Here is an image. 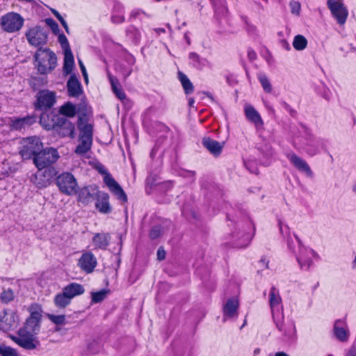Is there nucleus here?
<instances>
[{
  "label": "nucleus",
  "instance_id": "1",
  "mask_svg": "<svg viewBox=\"0 0 356 356\" xmlns=\"http://www.w3.org/2000/svg\"><path fill=\"white\" fill-rule=\"evenodd\" d=\"M30 316L27 318L24 326L18 331V337L15 341L19 346L33 350L36 348V337L40 329L42 309L38 304H32L29 309Z\"/></svg>",
  "mask_w": 356,
  "mask_h": 356
},
{
  "label": "nucleus",
  "instance_id": "2",
  "mask_svg": "<svg viewBox=\"0 0 356 356\" xmlns=\"http://www.w3.org/2000/svg\"><path fill=\"white\" fill-rule=\"evenodd\" d=\"M269 304L271 309L272 316L277 328L282 332L284 341L292 343L296 337V330L293 322L284 323V315L281 312L282 298L279 290L272 286L269 293Z\"/></svg>",
  "mask_w": 356,
  "mask_h": 356
},
{
  "label": "nucleus",
  "instance_id": "3",
  "mask_svg": "<svg viewBox=\"0 0 356 356\" xmlns=\"http://www.w3.org/2000/svg\"><path fill=\"white\" fill-rule=\"evenodd\" d=\"M280 234L286 239L289 249L292 252H296V244L298 246V252L296 254V259L299 264L300 268L302 270H308L310 268V258L309 257L310 251L302 245L300 239L293 234L294 240L292 238L289 226L284 223L281 220H278Z\"/></svg>",
  "mask_w": 356,
  "mask_h": 356
},
{
  "label": "nucleus",
  "instance_id": "4",
  "mask_svg": "<svg viewBox=\"0 0 356 356\" xmlns=\"http://www.w3.org/2000/svg\"><path fill=\"white\" fill-rule=\"evenodd\" d=\"M34 58L35 66L42 74L51 72L56 66L57 57L56 54L47 47H40L36 51Z\"/></svg>",
  "mask_w": 356,
  "mask_h": 356
},
{
  "label": "nucleus",
  "instance_id": "5",
  "mask_svg": "<svg viewBox=\"0 0 356 356\" xmlns=\"http://www.w3.org/2000/svg\"><path fill=\"white\" fill-rule=\"evenodd\" d=\"M59 154L56 149L53 147L42 148V150L35 155L33 161L38 170L52 167V164L57 161Z\"/></svg>",
  "mask_w": 356,
  "mask_h": 356
},
{
  "label": "nucleus",
  "instance_id": "6",
  "mask_svg": "<svg viewBox=\"0 0 356 356\" xmlns=\"http://www.w3.org/2000/svg\"><path fill=\"white\" fill-rule=\"evenodd\" d=\"M24 19L15 12H9L0 18L1 29L7 33H13L19 31L24 26Z\"/></svg>",
  "mask_w": 356,
  "mask_h": 356
},
{
  "label": "nucleus",
  "instance_id": "7",
  "mask_svg": "<svg viewBox=\"0 0 356 356\" xmlns=\"http://www.w3.org/2000/svg\"><path fill=\"white\" fill-rule=\"evenodd\" d=\"M79 144L75 149V153L78 155H84L89 152L92 143V126L90 124H86L79 127Z\"/></svg>",
  "mask_w": 356,
  "mask_h": 356
},
{
  "label": "nucleus",
  "instance_id": "8",
  "mask_svg": "<svg viewBox=\"0 0 356 356\" xmlns=\"http://www.w3.org/2000/svg\"><path fill=\"white\" fill-rule=\"evenodd\" d=\"M59 191L65 195H72L77 193L78 184L76 178L70 172H63L56 179Z\"/></svg>",
  "mask_w": 356,
  "mask_h": 356
},
{
  "label": "nucleus",
  "instance_id": "9",
  "mask_svg": "<svg viewBox=\"0 0 356 356\" xmlns=\"http://www.w3.org/2000/svg\"><path fill=\"white\" fill-rule=\"evenodd\" d=\"M25 36L30 45L40 48L47 44L48 33L44 28L35 26L29 29Z\"/></svg>",
  "mask_w": 356,
  "mask_h": 356
},
{
  "label": "nucleus",
  "instance_id": "10",
  "mask_svg": "<svg viewBox=\"0 0 356 356\" xmlns=\"http://www.w3.org/2000/svg\"><path fill=\"white\" fill-rule=\"evenodd\" d=\"M43 144L37 136H31L24 139L22 148L19 152L20 155L24 159H33L40 150H42Z\"/></svg>",
  "mask_w": 356,
  "mask_h": 356
},
{
  "label": "nucleus",
  "instance_id": "11",
  "mask_svg": "<svg viewBox=\"0 0 356 356\" xmlns=\"http://www.w3.org/2000/svg\"><path fill=\"white\" fill-rule=\"evenodd\" d=\"M327 6L332 17L339 25H343L348 16V10L343 0H327Z\"/></svg>",
  "mask_w": 356,
  "mask_h": 356
},
{
  "label": "nucleus",
  "instance_id": "12",
  "mask_svg": "<svg viewBox=\"0 0 356 356\" xmlns=\"http://www.w3.org/2000/svg\"><path fill=\"white\" fill-rule=\"evenodd\" d=\"M56 173L57 172L54 167L38 170L31 177V181L38 188H46L50 185L52 179L56 176Z\"/></svg>",
  "mask_w": 356,
  "mask_h": 356
},
{
  "label": "nucleus",
  "instance_id": "13",
  "mask_svg": "<svg viewBox=\"0 0 356 356\" xmlns=\"http://www.w3.org/2000/svg\"><path fill=\"white\" fill-rule=\"evenodd\" d=\"M333 337L339 342L346 343L350 336V332L346 321V317L336 319L333 323Z\"/></svg>",
  "mask_w": 356,
  "mask_h": 356
},
{
  "label": "nucleus",
  "instance_id": "14",
  "mask_svg": "<svg viewBox=\"0 0 356 356\" xmlns=\"http://www.w3.org/2000/svg\"><path fill=\"white\" fill-rule=\"evenodd\" d=\"M55 103V93L48 90H43L37 94V101L35 106L37 110L47 111L51 109Z\"/></svg>",
  "mask_w": 356,
  "mask_h": 356
},
{
  "label": "nucleus",
  "instance_id": "15",
  "mask_svg": "<svg viewBox=\"0 0 356 356\" xmlns=\"http://www.w3.org/2000/svg\"><path fill=\"white\" fill-rule=\"evenodd\" d=\"M99 172L102 174H105L104 181L109 190L120 201L122 202H126L127 201V196L119 184L105 170H99Z\"/></svg>",
  "mask_w": 356,
  "mask_h": 356
},
{
  "label": "nucleus",
  "instance_id": "16",
  "mask_svg": "<svg viewBox=\"0 0 356 356\" xmlns=\"http://www.w3.org/2000/svg\"><path fill=\"white\" fill-rule=\"evenodd\" d=\"M97 265V261L95 256L89 251L83 252L77 263L79 268L88 274L92 273Z\"/></svg>",
  "mask_w": 356,
  "mask_h": 356
},
{
  "label": "nucleus",
  "instance_id": "17",
  "mask_svg": "<svg viewBox=\"0 0 356 356\" xmlns=\"http://www.w3.org/2000/svg\"><path fill=\"white\" fill-rule=\"evenodd\" d=\"M74 131V124L65 117H63L54 131L62 138L70 137L74 138L75 136Z\"/></svg>",
  "mask_w": 356,
  "mask_h": 356
},
{
  "label": "nucleus",
  "instance_id": "18",
  "mask_svg": "<svg viewBox=\"0 0 356 356\" xmlns=\"http://www.w3.org/2000/svg\"><path fill=\"white\" fill-rule=\"evenodd\" d=\"M238 307L239 302L237 298H229L223 306V321L237 318Z\"/></svg>",
  "mask_w": 356,
  "mask_h": 356
},
{
  "label": "nucleus",
  "instance_id": "19",
  "mask_svg": "<svg viewBox=\"0 0 356 356\" xmlns=\"http://www.w3.org/2000/svg\"><path fill=\"white\" fill-rule=\"evenodd\" d=\"M18 316L13 311H4L2 319L0 321V328L5 332L14 330L18 325Z\"/></svg>",
  "mask_w": 356,
  "mask_h": 356
},
{
  "label": "nucleus",
  "instance_id": "20",
  "mask_svg": "<svg viewBox=\"0 0 356 356\" xmlns=\"http://www.w3.org/2000/svg\"><path fill=\"white\" fill-rule=\"evenodd\" d=\"M63 116L56 114L53 112L43 113L40 118L41 125L47 130H54L60 122V120Z\"/></svg>",
  "mask_w": 356,
  "mask_h": 356
},
{
  "label": "nucleus",
  "instance_id": "21",
  "mask_svg": "<svg viewBox=\"0 0 356 356\" xmlns=\"http://www.w3.org/2000/svg\"><path fill=\"white\" fill-rule=\"evenodd\" d=\"M287 159L298 171L308 176L311 175L310 167L305 160L293 153L288 154Z\"/></svg>",
  "mask_w": 356,
  "mask_h": 356
},
{
  "label": "nucleus",
  "instance_id": "22",
  "mask_svg": "<svg viewBox=\"0 0 356 356\" xmlns=\"http://www.w3.org/2000/svg\"><path fill=\"white\" fill-rule=\"evenodd\" d=\"M188 64L192 67L202 70L205 67L210 65V62L204 57H202L196 52H190L188 54Z\"/></svg>",
  "mask_w": 356,
  "mask_h": 356
},
{
  "label": "nucleus",
  "instance_id": "23",
  "mask_svg": "<svg viewBox=\"0 0 356 356\" xmlns=\"http://www.w3.org/2000/svg\"><path fill=\"white\" fill-rule=\"evenodd\" d=\"M244 112L247 119L252 122L257 128L263 126L264 122L261 115L253 106L251 105H245Z\"/></svg>",
  "mask_w": 356,
  "mask_h": 356
},
{
  "label": "nucleus",
  "instance_id": "24",
  "mask_svg": "<svg viewBox=\"0 0 356 356\" xmlns=\"http://www.w3.org/2000/svg\"><path fill=\"white\" fill-rule=\"evenodd\" d=\"M107 76L111 83L112 90L115 96L122 102L127 100V95L121 88L118 79L113 76L109 71H107Z\"/></svg>",
  "mask_w": 356,
  "mask_h": 356
},
{
  "label": "nucleus",
  "instance_id": "25",
  "mask_svg": "<svg viewBox=\"0 0 356 356\" xmlns=\"http://www.w3.org/2000/svg\"><path fill=\"white\" fill-rule=\"evenodd\" d=\"M110 239L108 233H97L93 236L92 242L95 249L106 250L109 245Z\"/></svg>",
  "mask_w": 356,
  "mask_h": 356
},
{
  "label": "nucleus",
  "instance_id": "26",
  "mask_svg": "<svg viewBox=\"0 0 356 356\" xmlns=\"http://www.w3.org/2000/svg\"><path fill=\"white\" fill-rule=\"evenodd\" d=\"M62 291L72 300L76 296L83 294L85 289L83 285L79 283L72 282L66 285Z\"/></svg>",
  "mask_w": 356,
  "mask_h": 356
},
{
  "label": "nucleus",
  "instance_id": "27",
  "mask_svg": "<svg viewBox=\"0 0 356 356\" xmlns=\"http://www.w3.org/2000/svg\"><path fill=\"white\" fill-rule=\"evenodd\" d=\"M67 88L70 97H79L82 91L81 83L74 74L70 76L67 83Z\"/></svg>",
  "mask_w": 356,
  "mask_h": 356
},
{
  "label": "nucleus",
  "instance_id": "28",
  "mask_svg": "<svg viewBox=\"0 0 356 356\" xmlns=\"http://www.w3.org/2000/svg\"><path fill=\"white\" fill-rule=\"evenodd\" d=\"M35 122L33 117L27 116L22 118H15L12 120L10 127L13 129L22 131L30 127Z\"/></svg>",
  "mask_w": 356,
  "mask_h": 356
},
{
  "label": "nucleus",
  "instance_id": "29",
  "mask_svg": "<svg viewBox=\"0 0 356 356\" xmlns=\"http://www.w3.org/2000/svg\"><path fill=\"white\" fill-rule=\"evenodd\" d=\"M202 145L214 156L220 155L223 147V145L218 141L211 139L210 138H204Z\"/></svg>",
  "mask_w": 356,
  "mask_h": 356
},
{
  "label": "nucleus",
  "instance_id": "30",
  "mask_svg": "<svg viewBox=\"0 0 356 356\" xmlns=\"http://www.w3.org/2000/svg\"><path fill=\"white\" fill-rule=\"evenodd\" d=\"M97 192L96 188L92 186L84 187L79 191L77 190L79 200L84 204H88Z\"/></svg>",
  "mask_w": 356,
  "mask_h": 356
},
{
  "label": "nucleus",
  "instance_id": "31",
  "mask_svg": "<svg viewBox=\"0 0 356 356\" xmlns=\"http://www.w3.org/2000/svg\"><path fill=\"white\" fill-rule=\"evenodd\" d=\"M108 199V195L106 193H103L98 195L95 207L100 213L106 214L109 213L111 211Z\"/></svg>",
  "mask_w": 356,
  "mask_h": 356
},
{
  "label": "nucleus",
  "instance_id": "32",
  "mask_svg": "<svg viewBox=\"0 0 356 356\" xmlns=\"http://www.w3.org/2000/svg\"><path fill=\"white\" fill-rule=\"evenodd\" d=\"M74 67V56L71 49H67L64 52V63L63 67V72L65 76L70 74Z\"/></svg>",
  "mask_w": 356,
  "mask_h": 356
},
{
  "label": "nucleus",
  "instance_id": "33",
  "mask_svg": "<svg viewBox=\"0 0 356 356\" xmlns=\"http://www.w3.org/2000/svg\"><path fill=\"white\" fill-rule=\"evenodd\" d=\"M211 1L217 17L220 18L227 15L228 10L225 0H211Z\"/></svg>",
  "mask_w": 356,
  "mask_h": 356
},
{
  "label": "nucleus",
  "instance_id": "34",
  "mask_svg": "<svg viewBox=\"0 0 356 356\" xmlns=\"http://www.w3.org/2000/svg\"><path fill=\"white\" fill-rule=\"evenodd\" d=\"M72 300L67 297V296L63 292L56 294L54 299V302L56 307L60 309L65 308L71 303Z\"/></svg>",
  "mask_w": 356,
  "mask_h": 356
},
{
  "label": "nucleus",
  "instance_id": "35",
  "mask_svg": "<svg viewBox=\"0 0 356 356\" xmlns=\"http://www.w3.org/2000/svg\"><path fill=\"white\" fill-rule=\"evenodd\" d=\"M127 38L132 41L134 44L139 43L141 39V34L140 31L134 26H129L126 31Z\"/></svg>",
  "mask_w": 356,
  "mask_h": 356
},
{
  "label": "nucleus",
  "instance_id": "36",
  "mask_svg": "<svg viewBox=\"0 0 356 356\" xmlns=\"http://www.w3.org/2000/svg\"><path fill=\"white\" fill-rule=\"evenodd\" d=\"M178 76L185 93H192L193 92V86L188 76L181 72H179Z\"/></svg>",
  "mask_w": 356,
  "mask_h": 356
},
{
  "label": "nucleus",
  "instance_id": "37",
  "mask_svg": "<svg viewBox=\"0 0 356 356\" xmlns=\"http://www.w3.org/2000/svg\"><path fill=\"white\" fill-rule=\"evenodd\" d=\"M59 113L67 117H73L76 114V107L72 103L67 102L60 106Z\"/></svg>",
  "mask_w": 356,
  "mask_h": 356
},
{
  "label": "nucleus",
  "instance_id": "38",
  "mask_svg": "<svg viewBox=\"0 0 356 356\" xmlns=\"http://www.w3.org/2000/svg\"><path fill=\"white\" fill-rule=\"evenodd\" d=\"M307 45V39L302 35L295 36L293 41V46L295 49L302 51L306 48Z\"/></svg>",
  "mask_w": 356,
  "mask_h": 356
},
{
  "label": "nucleus",
  "instance_id": "39",
  "mask_svg": "<svg viewBox=\"0 0 356 356\" xmlns=\"http://www.w3.org/2000/svg\"><path fill=\"white\" fill-rule=\"evenodd\" d=\"M257 78L266 92L270 93L272 91L271 83L268 79L267 76L264 73H259L257 75Z\"/></svg>",
  "mask_w": 356,
  "mask_h": 356
},
{
  "label": "nucleus",
  "instance_id": "40",
  "mask_svg": "<svg viewBox=\"0 0 356 356\" xmlns=\"http://www.w3.org/2000/svg\"><path fill=\"white\" fill-rule=\"evenodd\" d=\"M316 92L327 101L330 100L332 96L330 90L323 83H321V84L316 88Z\"/></svg>",
  "mask_w": 356,
  "mask_h": 356
},
{
  "label": "nucleus",
  "instance_id": "41",
  "mask_svg": "<svg viewBox=\"0 0 356 356\" xmlns=\"http://www.w3.org/2000/svg\"><path fill=\"white\" fill-rule=\"evenodd\" d=\"M0 355L2 356H18L14 348L4 345H0Z\"/></svg>",
  "mask_w": 356,
  "mask_h": 356
},
{
  "label": "nucleus",
  "instance_id": "42",
  "mask_svg": "<svg viewBox=\"0 0 356 356\" xmlns=\"http://www.w3.org/2000/svg\"><path fill=\"white\" fill-rule=\"evenodd\" d=\"M106 296V291L104 290H102L97 292H93L92 293V302L95 303L100 302L105 299Z\"/></svg>",
  "mask_w": 356,
  "mask_h": 356
},
{
  "label": "nucleus",
  "instance_id": "43",
  "mask_svg": "<svg viewBox=\"0 0 356 356\" xmlns=\"http://www.w3.org/2000/svg\"><path fill=\"white\" fill-rule=\"evenodd\" d=\"M49 319L56 325H63L65 322V315L49 314Z\"/></svg>",
  "mask_w": 356,
  "mask_h": 356
},
{
  "label": "nucleus",
  "instance_id": "44",
  "mask_svg": "<svg viewBox=\"0 0 356 356\" xmlns=\"http://www.w3.org/2000/svg\"><path fill=\"white\" fill-rule=\"evenodd\" d=\"M13 298V292L10 289H4L1 294V299L4 302H8L11 301Z\"/></svg>",
  "mask_w": 356,
  "mask_h": 356
},
{
  "label": "nucleus",
  "instance_id": "45",
  "mask_svg": "<svg viewBox=\"0 0 356 356\" xmlns=\"http://www.w3.org/2000/svg\"><path fill=\"white\" fill-rule=\"evenodd\" d=\"M45 22L54 34L57 35L60 33L58 24L55 20L51 18H47L45 19Z\"/></svg>",
  "mask_w": 356,
  "mask_h": 356
},
{
  "label": "nucleus",
  "instance_id": "46",
  "mask_svg": "<svg viewBox=\"0 0 356 356\" xmlns=\"http://www.w3.org/2000/svg\"><path fill=\"white\" fill-rule=\"evenodd\" d=\"M251 241V234L245 233L243 234L242 242H238L235 245V248H245L250 243Z\"/></svg>",
  "mask_w": 356,
  "mask_h": 356
},
{
  "label": "nucleus",
  "instance_id": "47",
  "mask_svg": "<svg viewBox=\"0 0 356 356\" xmlns=\"http://www.w3.org/2000/svg\"><path fill=\"white\" fill-rule=\"evenodd\" d=\"M57 35H58V42L60 44L62 48L64 50V52H65V51L67 49H70V44H69V42H68V40H67L66 36L63 33H58Z\"/></svg>",
  "mask_w": 356,
  "mask_h": 356
},
{
  "label": "nucleus",
  "instance_id": "48",
  "mask_svg": "<svg viewBox=\"0 0 356 356\" xmlns=\"http://www.w3.org/2000/svg\"><path fill=\"white\" fill-rule=\"evenodd\" d=\"M162 228L160 225L154 226L149 232V237L152 239L158 238L162 234Z\"/></svg>",
  "mask_w": 356,
  "mask_h": 356
},
{
  "label": "nucleus",
  "instance_id": "49",
  "mask_svg": "<svg viewBox=\"0 0 356 356\" xmlns=\"http://www.w3.org/2000/svg\"><path fill=\"white\" fill-rule=\"evenodd\" d=\"M111 21L114 24H121L124 22V14L113 13L111 16Z\"/></svg>",
  "mask_w": 356,
  "mask_h": 356
},
{
  "label": "nucleus",
  "instance_id": "50",
  "mask_svg": "<svg viewBox=\"0 0 356 356\" xmlns=\"http://www.w3.org/2000/svg\"><path fill=\"white\" fill-rule=\"evenodd\" d=\"M246 168L252 173L257 174L258 170L254 163L252 161H244Z\"/></svg>",
  "mask_w": 356,
  "mask_h": 356
},
{
  "label": "nucleus",
  "instance_id": "51",
  "mask_svg": "<svg viewBox=\"0 0 356 356\" xmlns=\"http://www.w3.org/2000/svg\"><path fill=\"white\" fill-rule=\"evenodd\" d=\"M315 145H316L318 146V148H317V150L313 149V155L316 153L320 152L321 150L325 149L326 147V143H325V141H324L323 140H318L315 141Z\"/></svg>",
  "mask_w": 356,
  "mask_h": 356
},
{
  "label": "nucleus",
  "instance_id": "52",
  "mask_svg": "<svg viewBox=\"0 0 356 356\" xmlns=\"http://www.w3.org/2000/svg\"><path fill=\"white\" fill-rule=\"evenodd\" d=\"M291 11L293 14L298 15L300 9V4L297 1L290 2Z\"/></svg>",
  "mask_w": 356,
  "mask_h": 356
},
{
  "label": "nucleus",
  "instance_id": "53",
  "mask_svg": "<svg viewBox=\"0 0 356 356\" xmlns=\"http://www.w3.org/2000/svg\"><path fill=\"white\" fill-rule=\"evenodd\" d=\"M113 13L124 14V7L120 2H115L113 8Z\"/></svg>",
  "mask_w": 356,
  "mask_h": 356
},
{
  "label": "nucleus",
  "instance_id": "54",
  "mask_svg": "<svg viewBox=\"0 0 356 356\" xmlns=\"http://www.w3.org/2000/svg\"><path fill=\"white\" fill-rule=\"evenodd\" d=\"M247 54H248V58L250 61H254L257 58V53L251 48H249L248 49Z\"/></svg>",
  "mask_w": 356,
  "mask_h": 356
},
{
  "label": "nucleus",
  "instance_id": "55",
  "mask_svg": "<svg viewBox=\"0 0 356 356\" xmlns=\"http://www.w3.org/2000/svg\"><path fill=\"white\" fill-rule=\"evenodd\" d=\"M79 65L80 66V69H81V71L83 74V76L84 77V79L86 81V82H88V74H87V72H86V69L83 63V62L79 59Z\"/></svg>",
  "mask_w": 356,
  "mask_h": 356
},
{
  "label": "nucleus",
  "instance_id": "56",
  "mask_svg": "<svg viewBox=\"0 0 356 356\" xmlns=\"http://www.w3.org/2000/svg\"><path fill=\"white\" fill-rule=\"evenodd\" d=\"M282 104V106L283 107L284 109H285L286 111H288L289 113H290L291 115V116H293L296 113L295 111H293L290 105H289L286 102H282L281 103Z\"/></svg>",
  "mask_w": 356,
  "mask_h": 356
},
{
  "label": "nucleus",
  "instance_id": "57",
  "mask_svg": "<svg viewBox=\"0 0 356 356\" xmlns=\"http://www.w3.org/2000/svg\"><path fill=\"white\" fill-rule=\"evenodd\" d=\"M140 15H145V12L140 9L136 8L131 11V17L134 18L138 17Z\"/></svg>",
  "mask_w": 356,
  "mask_h": 356
},
{
  "label": "nucleus",
  "instance_id": "58",
  "mask_svg": "<svg viewBox=\"0 0 356 356\" xmlns=\"http://www.w3.org/2000/svg\"><path fill=\"white\" fill-rule=\"evenodd\" d=\"M165 257V251L163 248H159L157 250V258L159 261L163 260Z\"/></svg>",
  "mask_w": 356,
  "mask_h": 356
},
{
  "label": "nucleus",
  "instance_id": "59",
  "mask_svg": "<svg viewBox=\"0 0 356 356\" xmlns=\"http://www.w3.org/2000/svg\"><path fill=\"white\" fill-rule=\"evenodd\" d=\"M346 356H356V343H353L348 350Z\"/></svg>",
  "mask_w": 356,
  "mask_h": 356
},
{
  "label": "nucleus",
  "instance_id": "60",
  "mask_svg": "<svg viewBox=\"0 0 356 356\" xmlns=\"http://www.w3.org/2000/svg\"><path fill=\"white\" fill-rule=\"evenodd\" d=\"M132 67H129L127 68H124L122 72V74L124 76V79H127L128 76H129L131 75V74L132 73Z\"/></svg>",
  "mask_w": 356,
  "mask_h": 356
},
{
  "label": "nucleus",
  "instance_id": "61",
  "mask_svg": "<svg viewBox=\"0 0 356 356\" xmlns=\"http://www.w3.org/2000/svg\"><path fill=\"white\" fill-rule=\"evenodd\" d=\"M126 60L127 63L129 65V67H132V66L136 63V59L132 55H128L126 58Z\"/></svg>",
  "mask_w": 356,
  "mask_h": 356
},
{
  "label": "nucleus",
  "instance_id": "62",
  "mask_svg": "<svg viewBox=\"0 0 356 356\" xmlns=\"http://www.w3.org/2000/svg\"><path fill=\"white\" fill-rule=\"evenodd\" d=\"M265 268H268L269 261L266 257H261L259 261Z\"/></svg>",
  "mask_w": 356,
  "mask_h": 356
},
{
  "label": "nucleus",
  "instance_id": "63",
  "mask_svg": "<svg viewBox=\"0 0 356 356\" xmlns=\"http://www.w3.org/2000/svg\"><path fill=\"white\" fill-rule=\"evenodd\" d=\"M51 13L54 14V15L58 19H61L63 17L60 15V14L55 9H51Z\"/></svg>",
  "mask_w": 356,
  "mask_h": 356
},
{
  "label": "nucleus",
  "instance_id": "64",
  "mask_svg": "<svg viewBox=\"0 0 356 356\" xmlns=\"http://www.w3.org/2000/svg\"><path fill=\"white\" fill-rule=\"evenodd\" d=\"M154 31L158 35H160L161 33H165V30L163 28H157L154 29Z\"/></svg>",
  "mask_w": 356,
  "mask_h": 356
}]
</instances>
